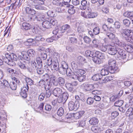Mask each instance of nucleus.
Returning a JSON list of instances; mask_svg holds the SVG:
<instances>
[{
  "label": "nucleus",
  "mask_w": 133,
  "mask_h": 133,
  "mask_svg": "<svg viewBox=\"0 0 133 133\" xmlns=\"http://www.w3.org/2000/svg\"><path fill=\"white\" fill-rule=\"evenodd\" d=\"M40 57H38L36 58V61L38 66H42L43 64L42 60Z\"/></svg>",
  "instance_id": "obj_46"
},
{
  "label": "nucleus",
  "mask_w": 133,
  "mask_h": 133,
  "mask_svg": "<svg viewBox=\"0 0 133 133\" xmlns=\"http://www.w3.org/2000/svg\"><path fill=\"white\" fill-rule=\"evenodd\" d=\"M86 77L84 75H79L77 79L80 82H83L85 80Z\"/></svg>",
  "instance_id": "obj_50"
},
{
  "label": "nucleus",
  "mask_w": 133,
  "mask_h": 133,
  "mask_svg": "<svg viewBox=\"0 0 133 133\" xmlns=\"http://www.w3.org/2000/svg\"><path fill=\"white\" fill-rule=\"evenodd\" d=\"M9 84L8 81L6 80H3L2 83V86H4L6 87H8L9 86Z\"/></svg>",
  "instance_id": "obj_62"
},
{
  "label": "nucleus",
  "mask_w": 133,
  "mask_h": 133,
  "mask_svg": "<svg viewBox=\"0 0 133 133\" xmlns=\"http://www.w3.org/2000/svg\"><path fill=\"white\" fill-rule=\"evenodd\" d=\"M97 57L96 55H95V56H94L93 58H92V60L95 63L99 64L102 62V60L99 58Z\"/></svg>",
  "instance_id": "obj_37"
},
{
  "label": "nucleus",
  "mask_w": 133,
  "mask_h": 133,
  "mask_svg": "<svg viewBox=\"0 0 133 133\" xmlns=\"http://www.w3.org/2000/svg\"><path fill=\"white\" fill-rule=\"evenodd\" d=\"M29 87L27 85L26 86H24L22 88L20 94L21 96L23 98H26L27 97V92L28 91Z\"/></svg>",
  "instance_id": "obj_11"
},
{
  "label": "nucleus",
  "mask_w": 133,
  "mask_h": 133,
  "mask_svg": "<svg viewBox=\"0 0 133 133\" xmlns=\"http://www.w3.org/2000/svg\"><path fill=\"white\" fill-rule=\"evenodd\" d=\"M99 32V29L98 27H96L93 30V32L95 35L98 34Z\"/></svg>",
  "instance_id": "obj_63"
},
{
  "label": "nucleus",
  "mask_w": 133,
  "mask_h": 133,
  "mask_svg": "<svg viewBox=\"0 0 133 133\" xmlns=\"http://www.w3.org/2000/svg\"><path fill=\"white\" fill-rule=\"evenodd\" d=\"M70 28V26L68 24H65L59 28H56L53 31V33L55 35V37H59L62 36V33L67 31Z\"/></svg>",
  "instance_id": "obj_2"
},
{
  "label": "nucleus",
  "mask_w": 133,
  "mask_h": 133,
  "mask_svg": "<svg viewBox=\"0 0 133 133\" xmlns=\"http://www.w3.org/2000/svg\"><path fill=\"white\" fill-rule=\"evenodd\" d=\"M114 43H113L111 45H109V48L108 49V53L110 54L114 55L116 53V48L115 46Z\"/></svg>",
  "instance_id": "obj_12"
},
{
  "label": "nucleus",
  "mask_w": 133,
  "mask_h": 133,
  "mask_svg": "<svg viewBox=\"0 0 133 133\" xmlns=\"http://www.w3.org/2000/svg\"><path fill=\"white\" fill-rule=\"evenodd\" d=\"M31 26L30 24L27 22H24L22 24L23 28L26 30L29 29L30 28Z\"/></svg>",
  "instance_id": "obj_33"
},
{
  "label": "nucleus",
  "mask_w": 133,
  "mask_h": 133,
  "mask_svg": "<svg viewBox=\"0 0 133 133\" xmlns=\"http://www.w3.org/2000/svg\"><path fill=\"white\" fill-rule=\"evenodd\" d=\"M63 2L62 4L64 5H64H66V7H68V6L69 5V3L70 2L71 0H63Z\"/></svg>",
  "instance_id": "obj_59"
},
{
  "label": "nucleus",
  "mask_w": 133,
  "mask_h": 133,
  "mask_svg": "<svg viewBox=\"0 0 133 133\" xmlns=\"http://www.w3.org/2000/svg\"><path fill=\"white\" fill-rule=\"evenodd\" d=\"M10 88L12 90H15L16 89L17 86L15 82L13 81L10 82L9 85Z\"/></svg>",
  "instance_id": "obj_40"
},
{
  "label": "nucleus",
  "mask_w": 133,
  "mask_h": 133,
  "mask_svg": "<svg viewBox=\"0 0 133 133\" xmlns=\"http://www.w3.org/2000/svg\"><path fill=\"white\" fill-rule=\"evenodd\" d=\"M45 94L44 93H41L39 96L38 99L40 101H43L45 98Z\"/></svg>",
  "instance_id": "obj_60"
},
{
  "label": "nucleus",
  "mask_w": 133,
  "mask_h": 133,
  "mask_svg": "<svg viewBox=\"0 0 133 133\" xmlns=\"http://www.w3.org/2000/svg\"><path fill=\"white\" fill-rule=\"evenodd\" d=\"M46 83V82L43 80V79H41L38 82V85L41 87H44Z\"/></svg>",
  "instance_id": "obj_53"
},
{
  "label": "nucleus",
  "mask_w": 133,
  "mask_h": 133,
  "mask_svg": "<svg viewBox=\"0 0 133 133\" xmlns=\"http://www.w3.org/2000/svg\"><path fill=\"white\" fill-rule=\"evenodd\" d=\"M69 39L70 43H71L74 44L77 43V39L76 38L73 37H70L69 38Z\"/></svg>",
  "instance_id": "obj_56"
},
{
  "label": "nucleus",
  "mask_w": 133,
  "mask_h": 133,
  "mask_svg": "<svg viewBox=\"0 0 133 133\" xmlns=\"http://www.w3.org/2000/svg\"><path fill=\"white\" fill-rule=\"evenodd\" d=\"M22 58H23L24 59L27 61H29L30 59V57L29 54H28L27 52L26 51H22L21 53Z\"/></svg>",
  "instance_id": "obj_24"
},
{
  "label": "nucleus",
  "mask_w": 133,
  "mask_h": 133,
  "mask_svg": "<svg viewBox=\"0 0 133 133\" xmlns=\"http://www.w3.org/2000/svg\"><path fill=\"white\" fill-rule=\"evenodd\" d=\"M58 70L60 73L62 75H64L66 74L68 75V72H69V70H70L68 69V66L67 63H64L63 64L62 66L58 68Z\"/></svg>",
  "instance_id": "obj_5"
},
{
  "label": "nucleus",
  "mask_w": 133,
  "mask_h": 133,
  "mask_svg": "<svg viewBox=\"0 0 133 133\" xmlns=\"http://www.w3.org/2000/svg\"><path fill=\"white\" fill-rule=\"evenodd\" d=\"M83 39L84 42L87 43L89 44L91 41V39L88 37L86 36L83 37Z\"/></svg>",
  "instance_id": "obj_51"
},
{
  "label": "nucleus",
  "mask_w": 133,
  "mask_h": 133,
  "mask_svg": "<svg viewBox=\"0 0 133 133\" xmlns=\"http://www.w3.org/2000/svg\"><path fill=\"white\" fill-rule=\"evenodd\" d=\"M31 66L33 68L32 69L29 68L28 69L29 71L31 72H32L34 70H35L38 66V64L37 65L36 62L34 61H31Z\"/></svg>",
  "instance_id": "obj_27"
},
{
  "label": "nucleus",
  "mask_w": 133,
  "mask_h": 133,
  "mask_svg": "<svg viewBox=\"0 0 133 133\" xmlns=\"http://www.w3.org/2000/svg\"><path fill=\"white\" fill-rule=\"evenodd\" d=\"M68 105L69 109L70 111L74 109L76 110L79 107V104L78 101H76L74 102L72 101H70Z\"/></svg>",
  "instance_id": "obj_8"
},
{
  "label": "nucleus",
  "mask_w": 133,
  "mask_h": 133,
  "mask_svg": "<svg viewBox=\"0 0 133 133\" xmlns=\"http://www.w3.org/2000/svg\"><path fill=\"white\" fill-rule=\"evenodd\" d=\"M116 68L114 69L111 67H107L102 69L101 70V75L102 76H105L108 74L109 72L113 74L115 73L116 71Z\"/></svg>",
  "instance_id": "obj_4"
},
{
  "label": "nucleus",
  "mask_w": 133,
  "mask_h": 133,
  "mask_svg": "<svg viewBox=\"0 0 133 133\" xmlns=\"http://www.w3.org/2000/svg\"><path fill=\"white\" fill-rule=\"evenodd\" d=\"M97 16V14L96 12H89L87 15V18H93L96 17Z\"/></svg>",
  "instance_id": "obj_30"
},
{
  "label": "nucleus",
  "mask_w": 133,
  "mask_h": 133,
  "mask_svg": "<svg viewBox=\"0 0 133 133\" xmlns=\"http://www.w3.org/2000/svg\"><path fill=\"white\" fill-rule=\"evenodd\" d=\"M59 68V63L57 61H53L51 65V69L52 71H57Z\"/></svg>",
  "instance_id": "obj_13"
},
{
  "label": "nucleus",
  "mask_w": 133,
  "mask_h": 133,
  "mask_svg": "<svg viewBox=\"0 0 133 133\" xmlns=\"http://www.w3.org/2000/svg\"><path fill=\"white\" fill-rule=\"evenodd\" d=\"M116 52H117L118 54L120 55V57L123 59H124L126 58L127 55L126 52L124 51L119 48H116Z\"/></svg>",
  "instance_id": "obj_14"
},
{
  "label": "nucleus",
  "mask_w": 133,
  "mask_h": 133,
  "mask_svg": "<svg viewBox=\"0 0 133 133\" xmlns=\"http://www.w3.org/2000/svg\"><path fill=\"white\" fill-rule=\"evenodd\" d=\"M45 0H29L28 5L30 7H33L38 3L43 4Z\"/></svg>",
  "instance_id": "obj_9"
},
{
  "label": "nucleus",
  "mask_w": 133,
  "mask_h": 133,
  "mask_svg": "<svg viewBox=\"0 0 133 133\" xmlns=\"http://www.w3.org/2000/svg\"><path fill=\"white\" fill-rule=\"evenodd\" d=\"M124 24L128 27L130 24V21L127 19H124L123 21Z\"/></svg>",
  "instance_id": "obj_55"
},
{
  "label": "nucleus",
  "mask_w": 133,
  "mask_h": 133,
  "mask_svg": "<svg viewBox=\"0 0 133 133\" xmlns=\"http://www.w3.org/2000/svg\"><path fill=\"white\" fill-rule=\"evenodd\" d=\"M102 76L100 74H97L94 75L92 77V79L95 81H97L100 80L102 78Z\"/></svg>",
  "instance_id": "obj_32"
},
{
  "label": "nucleus",
  "mask_w": 133,
  "mask_h": 133,
  "mask_svg": "<svg viewBox=\"0 0 133 133\" xmlns=\"http://www.w3.org/2000/svg\"><path fill=\"white\" fill-rule=\"evenodd\" d=\"M53 4L57 6L59 5L62 7L64 6V5L62 4L59 0H54L52 1Z\"/></svg>",
  "instance_id": "obj_39"
},
{
  "label": "nucleus",
  "mask_w": 133,
  "mask_h": 133,
  "mask_svg": "<svg viewBox=\"0 0 133 133\" xmlns=\"http://www.w3.org/2000/svg\"><path fill=\"white\" fill-rule=\"evenodd\" d=\"M123 15L124 16L130 19L133 16V12H126L123 13Z\"/></svg>",
  "instance_id": "obj_35"
},
{
  "label": "nucleus",
  "mask_w": 133,
  "mask_h": 133,
  "mask_svg": "<svg viewBox=\"0 0 133 133\" xmlns=\"http://www.w3.org/2000/svg\"><path fill=\"white\" fill-rule=\"evenodd\" d=\"M125 45L124 46H120L121 47H124L125 50L128 52H133V47L127 44L126 45L125 43Z\"/></svg>",
  "instance_id": "obj_28"
},
{
  "label": "nucleus",
  "mask_w": 133,
  "mask_h": 133,
  "mask_svg": "<svg viewBox=\"0 0 133 133\" xmlns=\"http://www.w3.org/2000/svg\"><path fill=\"white\" fill-rule=\"evenodd\" d=\"M76 71V70H74L73 72L71 71H70L68 72V75L70 76V77L74 79H77L79 75L78 74L77 72Z\"/></svg>",
  "instance_id": "obj_15"
},
{
  "label": "nucleus",
  "mask_w": 133,
  "mask_h": 133,
  "mask_svg": "<svg viewBox=\"0 0 133 133\" xmlns=\"http://www.w3.org/2000/svg\"><path fill=\"white\" fill-rule=\"evenodd\" d=\"M98 122V119L96 117H93L89 121L90 124L91 125H95L97 124Z\"/></svg>",
  "instance_id": "obj_31"
},
{
  "label": "nucleus",
  "mask_w": 133,
  "mask_h": 133,
  "mask_svg": "<svg viewBox=\"0 0 133 133\" xmlns=\"http://www.w3.org/2000/svg\"><path fill=\"white\" fill-rule=\"evenodd\" d=\"M91 129L94 133H97L102 130V128L101 126H93L91 127Z\"/></svg>",
  "instance_id": "obj_21"
},
{
  "label": "nucleus",
  "mask_w": 133,
  "mask_h": 133,
  "mask_svg": "<svg viewBox=\"0 0 133 133\" xmlns=\"http://www.w3.org/2000/svg\"><path fill=\"white\" fill-rule=\"evenodd\" d=\"M69 9L68 12V13L70 14H73L76 12V10L74 9V6L72 5H70L68 6Z\"/></svg>",
  "instance_id": "obj_29"
},
{
  "label": "nucleus",
  "mask_w": 133,
  "mask_h": 133,
  "mask_svg": "<svg viewBox=\"0 0 133 133\" xmlns=\"http://www.w3.org/2000/svg\"><path fill=\"white\" fill-rule=\"evenodd\" d=\"M133 108L132 107L129 108L126 112L125 115L128 117L129 119H132L133 118Z\"/></svg>",
  "instance_id": "obj_18"
},
{
  "label": "nucleus",
  "mask_w": 133,
  "mask_h": 133,
  "mask_svg": "<svg viewBox=\"0 0 133 133\" xmlns=\"http://www.w3.org/2000/svg\"><path fill=\"white\" fill-rule=\"evenodd\" d=\"M66 87L67 89L70 92L73 93L74 91V88L71 85L70 83H68L66 84Z\"/></svg>",
  "instance_id": "obj_34"
},
{
  "label": "nucleus",
  "mask_w": 133,
  "mask_h": 133,
  "mask_svg": "<svg viewBox=\"0 0 133 133\" xmlns=\"http://www.w3.org/2000/svg\"><path fill=\"white\" fill-rule=\"evenodd\" d=\"M58 84L61 86L63 85L65 83L64 79L62 77H59L57 79Z\"/></svg>",
  "instance_id": "obj_43"
},
{
  "label": "nucleus",
  "mask_w": 133,
  "mask_h": 133,
  "mask_svg": "<svg viewBox=\"0 0 133 133\" xmlns=\"http://www.w3.org/2000/svg\"><path fill=\"white\" fill-rule=\"evenodd\" d=\"M116 61L112 59H110L108 61V64L110 66L108 67H111L114 69L116 68V70L117 69V67L116 66Z\"/></svg>",
  "instance_id": "obj_25"
},
{
  "label": "nucleus",
  "mask_w": 133,
  "mask_h": 133,
  "mask_svg": "<svg viewBox=\"0 0 133 133\" xmlns=\"http://www.w3.org/2000/svg\"><path fill=\"white\" fill-rule=\"evenodd\" d=\"M62 95L58 99V102L59 103H65L68 99L69 95L68 93L66 91L63 92Z\"/></svg>",
  "instance_id": "obj_7"
},
{
  "label": "nucleus",
  "mask_w": 133,
  "mask_h": 133,
  "mask_svg": "<svg viewBox=\"0 0 133 133\" xmlns=\"http://www.w3.org/2000/svg\"><path fill=\"white\" fill-rule=\"evenodd\" d=\"M50 82L52 83L53 84L54 86H57L58 85V81L56 80V76L54 75H50Z\"/></svg>",
  "instance_id": "obj_20"
},
{
  "label": "nucleus",
  "mask_w": 133,
  "mask_h": 133,
  "mask_svg": "<svg viewBox=\"0 0 133 133\" xmlns=\"http://www.w3.org/2000/svg\"><path fill=\"white\" fill-rule=\"evenodd\" d=\"M42 67L38 66L37 69L35 70L39 74H42L44 72L43 70L41 68Z\"/></svg>",
  "instance_id": "obj_45"
},
{
  "label": "nucleus",
  "mask_w": 133,
  "mask_h": 133,
  "mask_svg": "<svg viewBox=\"0 0 133 133\" xmlns=\"http://www.w3.org/2000/svg\"><path fill=\"white\" fill-rule=\"evenodd\" d=\"M95 55L102 60V62H103V59L105 58L104 54L98 51H97L95 52Z\"/></svg>",
  "instance_id": "obj_26"
},
{
  "label": "nucleus",
  "mask_w": 133,
  "mask_h": 133,
  "mask_svg": "<svg viewBox=\"0 0 133 133\" xmlns=\"http://www.w3.org/2000/svg\"><path fill=\"white\" fill-rule=\"evenodd\" d=\"M84 111H82L74 113L73 116L74 118L76 119H78L80 118L84 113Z\"/></svg>",
  "instance_id": "obj_22"
},
{
  "label": "nucleus",
  "mask_w": 133,
  "mask_h": 133,
  "mask_svg": "<svg viewBox=\"0 0 133 133\" xmlns=\"http://www.w3.org/2000/svg\"><path fill=\"white\" fill-rule=\"evenodd\" d=\"M85 54L87 56H89L93 58L95 56V52L91 51L89 50L86 51L85 52Z\"/></svg>",
  "instance_id": "obj_36"
},
{
  "label": "nucleus",
  "mask_w": 133,
  "mask_h": 133,
  "mask_svg": "<svg viewBox=\"0 0 133 133\" xmlns=\"http://www.w3.org/2000/svg\"><path fill=\"white\" fill-rule=\"evenodd\" d=\"M40 57L43 60H44L46 59L47 56L45 52H43L41 53Z\"/></svg>",
  "instance_id": "obj_57"
},
{
  "label": "nucleus",
  "mask_w": 133,
  "mask_h": 133,
  "mask_svg": "<svg viewBox=\"0 0 133 133\" xmlns=\"http://www.w3.org/2000/svg\"><path fill=\"white\" fill-rule=\"evenodd\" d=\"M124 91L126 95H130L132 92V90L131 89L127 88L124 90Z\"/></svg>",
  "instance_id": "obj_54"
},
{
  "label": "nucleus",
  "mask_w": 133,
  "mask_h": 133,
  "mask_svg": "<svg viewBox=\"0 0 133 133\" xmlns=\"http://www.w3.org/2000/svg\"><path fill=\"white\" fill-rule=\"evenodd\" d=\"M50 22L51 24V25H56L57 23V21L55 19H53L50 20Z\"/></svg>",
  "instance_id": "obj_64"
},
{
  "label": "nucleus",
  "mask_w": 133,
  "mask_h": 133,
  "mask_svg": "<svg viewBox=\"0 0 133 133\" xmlns=\"http://www.w3.org/2000/svg\"><path fill=\"white\" fill-rule=\"evenodd\" d=\"M25 11L26 13L30 15H33L36 14V12L33 9L28 6H26Z\"/></svg>",
  "instance_id": "obj_17"
},
{
  "label": "nucleus",
  "mask_w": 133,
  "mask_h": 133,
  "mask_svg": "<svg viewBox=\"0 0 133 133\" xmlns=\"http://www.w3.org/2000/svg\"><path fill=\"white\" fill-rule=\"evenodd\" d=\"M26 63L22 59H19L17 62V64L18 66L21 69H26Z\"/></svg>",
  "instance_id": "obj_19"
},
{
  "label": "nucleus",
  "mask_w": 133,
  "mask_h": 133,
  "mask_svg": "<svg viewBox=\"0 0 133 133\" xmlns=\"http://www.w3.org/2000/svg\"><path fill=\"white\" fill-rule=\"evenodd\" d=\"M62 93V91L60 88H55L52 91L53 94L55 96L58 97Z\"/></svg>",
  "instance_id": "obj_16"
},
{
  "label": "nucleus",
  "mask_w": 133,
  "mask_h": 133,
  "mask_svg": "<svg viewBox=\"0 0 133 133\" xmlns=\"http://www.w3.org/2000/svg\"><path fill=\"white\" fill-rule=\"evenodd\" d=\"M80 88L85 91H89L93 89L94 88V87L93 84L85 83L81 85Z\"/></svg>",
  "instance_id": "obj_10"
},
{
  "label": "nucleus",
  "mask_w": 133,
  "mask_h": 133,
  "mask_svg": "<svg viewBox=\"0 0 133 133\" xmlns=\"http://www.w3.org/2000/svg\"><path fill=\"white\" fill-rule=\"evenodd\" d=\"M47 14L48 16L51 17H54L55 16V13L51 10L47 12Z\"/></svg>",
  "instance_id": "obj_61"
},
{
  "label": "nucleus",
  "mask_w": 133,
  "mask_h": 133,
  "mask_svg": "<svg viewBox=\"0 0 133 133\" xmlns=\"http://www.w3.org/2000/svg\"><path fill=\"white\" fill-rule=\"evenodd\" d=\"M28 54L29 55V56L33 57L36 54V52L34 50L32 49H29L27 51Z\"/></svg>",
  "instance_id": "obj_44"
},
{
  "label": "nucleus",
  "mask_w": 133,
  "mask_h": 133,
  "mask_svg": "<svg viewBox=\"0 0 133 133\" xmlns=\"http://www.w3.org/2000/svg\"><path fill=\"white\" fill-rule=\"evenodd\" d=\"M124 103V101L122 100H118L114 103L115 106L116 107H120Z\"/></svg>",
  "instance_id": "obj_41"
},
{
  "label": "nucleus",
  "mask_w": 133,
  "mask_h": 133,
  "mask_svg": "<svg viewBox=\"0 0 133 133\" xmlns=\"http://www.w3.org/2000/svg\"><path fill=\"white\" fill-rule=\"evenodd\" d=\"M37 4H36L35 5V6H34L33 8H34V7H35L36 9L38 10H44L45 9V8L42 5H37Z\"/></svg>",
  "instance_id": "obj_58"
},
{
  "label": "nucleus",
  "mask_w": 133,
  "mask_h": 133,
  "mask_svg": "<svg viewBox=\"0 0 133 133\" xmlns=\"http://www.w3.org/2000/svg\"><path fill=\"white\" fill-rule=\"evenodd\" d=\"M25 80L26 82V86L27 85L28 86V84L31 85L34 84V81L30 78L26 77L25 78Z\"/></svg>",
  "instance_id": "obj_38"
},
{
  "label": "nucleus",
  "mask_w": 133,
  "mask_h": 133,
  "mask_svg": "<svg viewBox=\"0 0 133 133\" xmlns=\"http://www.w3.org/2000/svg\"><path fill=\"white\" fill-rule=\"evenodd\" d=\"M94 101V99L91 97H89L87 99V103L89 105L92 104Z\"/></svg>",
  "instance_id": "obj_48"
},
{
  "label": "nucleus",
  "mask_w": 133,
  "mask_h": 133,
  "mask_svg": "<svg viewBox=\"0 0 133 133\" xmlns=\"http://www.w3.org/2000/svg\"><path fill=\"white\" fill-rule=\"evenodd\" d=\"M71 65L74 70H76L77 69L78 65L75 62L73 61L71 62Z\"/></svg>",
  "instance_id": "obj_52"
},
{
  "label": "nucleus",
  "mask_w": 133,
  "mask_h": 133,
  "mask_svg": "<svg viewBox=\"0 0 133 133\" xmlns=\"http://www.w3.org/2000/svg\"><path fill=\"white\" fill-rule=\"evenodd\" d=\"M3 61L0 59V65L3 64V61L11 66H13L15 64L14 62L12 60L17 61L18 59V57L16 55L13 53L10 54L8 53L5 54L4 56H2Z\"/></svg>",
  "instance_id": "obj_1"
},
{
  "label": "nucleus",
  "mask_w": 133,
  "mask_h": 133,
  "mask_svg": "<svg viewBox=\"0 0 133 133\" xmlns=\"http://www.w3.org/2000/svg\"><path fill=\"white\" fill-rule=\"evenodd\" d=\"M86 121L85 120H80L78 122V125L79 127H84L86 125Z\"/></svg>",
  "instance_id": "obj_42"
},
{
  "label": "nucleus",
  "mask_w": 133,
  "mask_h": 133,
  "mask_svg": "<svg viewBox=\"0 0 133 133\" xmlns=\"http://www.w3.org/2000/svg\"><path fill=\"white\" fill-rule=\"evenodd\" d=\"M64 110L62 107L60 108L57 111V114L59 116H61L63 114Z\"/></svg>",
  "instance_id": "obj_49"
},
{
  "label": "nucleus",
  "mask_w": 133,
  "mask_h": 133,
  "mask_svg": "<svg viewBox=\"0 0 133 133\" xmlns=\"http://www.w3.org/2000/svg\"><path fill=\"white\" fill-rule=\"evenodd\" d=\"M36 19L39 21H42L44 19V17L43 15L40 14L36 17Z\"/></svg>",
  "instance_id": "obj_47"
},
{
  "label": "nucleus",
  "mask_w": 133,
  "mask_h": 133,
  "mask_svg": "<svg viewBox=\"0 0 133 133\" xmlns=\"http://www.w3.org/2000/svg\"><path fill=\"white\" fill-rule=\"evenodd\" d=\"M131 31L128 29H122L121 31V34L124 39L127 41L129 39V37L131 35L130 33Z\"/></svg>",
  "instance_id": "obj_6"
},
{
  "label": "nucleus",
  "mask_w": 133,
  "mask_h": 133,
  "mask_svg": "<svg viewBox=\"0 0 133 133\" xmlns=\"http://www.w3.org/2000/svg\"><path fill=\"white\" fill-rule=\"evenodd\" d=\"M106 35L109 39L112 41H115L116 44L119 46H124L125 45V42H124L120 41L117 37H116L115 35L113 33L111 32H108Z\"/></svg>",
  "instance_id": "obj_3"
},
{
  "label": "nucleus",
  "mask_w": 133,
  "mask_h": 133,
  "mask_svg": "<svg viewBox=\"0 0 133 133\" xmlns=\"http://www.w3.org/2000/svg\"><path fill=\"white\" fill-rule=\"evenodd\" d=\"M42 26L44 28L49 29L51 27V24L50 22L46 21L43 22L42 23Z\"/></svg>",
  "instance_id": "obj_23"
}]
</instances>
